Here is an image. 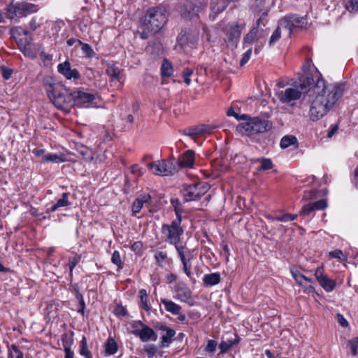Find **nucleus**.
Wrapping results in <instances>:
<instances>
[{
    "instance_id": "obj_17",
    "label": "nucleus",
    "mask_w": 358,
    "mask_h": 358,
    "mask_svg": "<svg viewBox=\"0 0 358 358\" xmlns=\"http://www.w3.org/2000/svg\"><path fill=\"white\" fill-rule=\"evenodd\" d=\"M272 124L269 121L252 117V135L264 133L270 130Z\"/></svg>"
},
{
    "instance_id": "obj_18",
    "label": "nucleus",
    "mask_w": 358,
    "mask_h": 358,
    "mask_svg": "<svg viewBox=\"0 0 358 358\" xmlns=\"http://www.w3.org/2000/svg\"><path fill=\"white\" fill-rule=\"evenodd\" d=\"M327 203L326 200L320 199L319 201L309 203L303 206L301 210L300 214L303 215H308L315 210H324L327 208Z\"/></svg>"
},
{
    "instance_id": "obj_58",
    "label": "nucleus",
    "mask_w": 358,
    "mask_h": 358,
    "mask_svg": "<svg viewBox=\"0 0 358 358\" xmlns=\"http://www.w3.org/2000/svg\"><path fill=\"white\" fill-rule=\"evenodd\" d=\"M199 126L202 135L206 133H210L211 131L216 128L215 126L211 124H200Z\"/></svg>"
},
{
    "instance_id": "obj_14",
    "label": "nucleus",
    "mask_w": 358,
    "mask_h": 358,
    "mask_svg": "<svg viewBox=\"0 0 358 358\" xmlns=\"http://www.w3.org/2000/svg\"><path fill=\"white\" fill-rule=\"evenodd\" d=\"M139 324L141 325L143 328L141 330H133L131 333L134 335L138 336L143 342H147L150 340L155 341L157 340V336L152 329L144 325L141 322H139Z\"/></svg>"
},
{
    "instance_id": "obj_48",
    "label": "nucleus",
    "mask_w": 358,
    "mask_h": 358,
    "mask_svg": "<svg viewBox=\"0 0 358 358\" xmlns=\"http://www.w3.org/2000/svg\"><path fill=\"white\" fill-rule=\"evenodd\" d=\"M296 217H297V215L286 213V214L275 217V220L277 221H279V222H287L289 221H292V220H295Z\"/></svg>"
},
{
    "instance_id": "obj_23",
    "label": "nucleus",
    "mask_w": 358,
    "mask_h": 358,
    "mask_svg": "<svg viewBox=\"0 0 358 358\" xmlns=\"http://www.w3.org/2000/svg\"><path fill=\"white\" fill-rule=\"evenodd\" d=\"M159 329L165 331L161 337V343L162 347H168L172 342L173 337L176 335V331L165 325H161Z\"/></svg>"
},
{
    "instance_id": "obj_60",
    "label": "nucleus",
    "mask_w": 358,
    "mask_h": 358,
    "mask_svg": "<svg viewBox=\"0 0 358 358\" xmlns=\"http://www.w3.org/2000/svg\"><path fill=\"white\" fill-rule=\"evenodd\" d=\"M30 46L31 45L29 43L26 44L24 47V55L31 57V58H35L36 57V53L31 52L30 50Z\"/></svg>"
},
{
    "instance_id": "obj_11",
    "label": "nucleus",
    "mask_w": 358,
    "mask_h": 358,
    "mask_svg": "<svg viewBox=\"0 0 358 358\" xmlns=\"http://www.w3.org/2000/svg\"><path fill=\"white\" fill-rule=\"evenodd\" d=\"M198 34L189 29H182L177 37V43L182 48L193 46L197 41Z\"/></svg>"
},
{
    "instance_id": "obj_57",
    "label": "nucleus",
    "mask_w": 358,
    "mask_h": 358,
    "mask_svg": "<svg viewBox=\"0 0 358 358\" xmlns=\"http://www.w3.org/2000/svg\"><path fill=\"white\" fill-rule=\"evenodd\" d=\"M12 73H13L12 69H10L9 68H6L5 66L1 67V74H2L3 78L5 80L10 79L12 76Z\"/></svg>"
},
{
    "instance_id": "obj_7",
    "label": "nucleus",
    "mask_w": 358,
    "mask_h": 358,
    "mask_svg": "<svg viewBox=\"0 0 358 358\" xmlns=\"http://www.w3.org/2000/svg\"><path fill=\"white\" fill-rule=\"evenodd\" d=\"M147 166L153 174L160 176H173L177 172L173 163L165 160L149 163Z\"/></svg>"
},
{
    "instance_id": "obj_1",
    "label": "nucleus",
    "mask_w": 358,
    "mask_h": 358,
    "mask_svg": "<svg viewBox=\"0 0 358 358\" xmlns=\"http://www.w3.org/2000/svg\"><path fill=\"white\" fill-rule=\"evenodd\" d=\"M343 87L334 84L316 92V96L311 103L309 116L311 120L317 121L325 115L342 96Z\"/></svg>"
},
{
    "instance_id": "obj_15",
    "label": "nucleus",
    "mask_w": 358,
    "mask_h": 358,
    "mask_svg": "<svg viewBox=\"0 0 358 358\" xmlns=\"http://www.w3.org/2000/svg\"><path fill=\"white\" fill-rule=\"evenodd\" d=\"M297 83L305 85L306 93L310 91V88H314V90L316 92L317 91H320V90L321 87L322 89L324 87H326L324 85V81L323 80H318L317 81L316 85H314L315 81H314L313 77L312 75L308 74V73L303 76L302 78H300L299 82H297Z\"/></svg>"
},
{
    "instance_id": "obj_39",
    "label": "nucleus",
    "mask_w": 358,
    "mask_h": 358,
    "mask_svg": "<svg viewBox=\"0 0 358 358\" xmlns=\"http://www.w3.org/2000/svg\"><path fill=\"white\" fill-rule=\"evenodd\" d=\"M297 143V139L294 136H285L282 138L280 145L282 148H287L292 145Z\"/></svg>"
},
{
    "instance_id": "obj_53",
    "label": "nucleus",
    "mask_w": 358,
    "mask_h": 358,
    "mask_svg": "<svg viewBox=\"0 0 358 358\" xmlns=\"http://www.w3.org/2000/svg\"><path fill=\"white\" fill-rule=\"evenodd\" d=\"M217 343L214 340H208L207 342V345L205 348V351L206 352H214L216 350Z\"/></svg>"
},
{
    "instance_id": "obj_26",
    "label": "nucleus",
    "mask_w": 358,
    "mask_h": 358,
    "mask_svg": "<svg viewBox=\"0 0 358 358\" xmlns=\"http://www.w3.org/2000/svg\"><path fill=\"white\" fill-rule=\"evenodd\" d=\"M62 341L64 348L65 358H73L74 353L71 349V345L73 342L72 336L69 337V336L65 334L62 335Z\"/></svg>"
},
{
    "instance_id": "obj_16",
    "label": "nucleus",
    "mask_w": 358,
    "mask_h": 358,
    "mask_svg": "<svg viewBox=\"0 0 358 358\" xmlns=\"http://www.w3.org/2000/svg\"><path fill=\"white\" fill-rule=\"evenodd\" d=\"M241 122L237 126V130L243 135L252 136V118L247 115L240 117Z\"/></svg>"
},
{
    "instance_id": "obj_19",
    "label": "nucleus",
    "mask_w": 358,
    "mask_h": 358,
    "mask_svg": "<svg viewBox=\"0 0 358 358\" xmlns=\"http://www.w3.org/2000/svg\"><path fill=\"white\" fill-rule=\"evenodd\" d=\"M175 291L177 294V298L181 301L188 302L191 299V291L182 282H179L175 286Z\"/></svg>"
},
{
    "instance_id": "obj_33",
    "label": "nucleus",
    "mask_w": 358,
    "mask_h": 358,
    "mask_svg": "<svg viewBox=\"0 0 358 358\" xmlns=\"http://www.w3.org/2000/svg\"><path fill=\"white\" fill-rule=\"evenodd\" d=\"M292 276L295 280V281L301 286H306V282H311L312 280L310 278H308L301 274L299 271L297 270H291Z\"/></svg>"
},
{
    "instance_id": "obj_61",
    "label": "nucleus",
    "mask_w": 358,
    "mask_h": 358,
    "mask_svg": "<svg viewBox=\"0 0 358 358\" xmlns=\"http://www.w3.org/2000/svg\"><path fill=\"white\" fill-rule=\"evenodd\" d=\"M131 250L136 253H140L143 248V243L141 241L134 242L131 245Z\"/></svg>"
},
{
    "instance_id": "obj_43",
    "label": "nucleus",
    "mask_w": 358,
    "mask_h": 358,
    "mask_svg": "<svg viewBox=\"0 0 358 358\" xmlns=\"http://www.w3.org/2000/svg\"><path fill=\"white\" fill-rule=\"evenodd\" d=\"M184 134L187 136L192 137L194 139L196 136L202 135L201 130L199 125L185 129L184 131Z\"/></svg>"
},
{
    "instance_id": "obj_54",
    "label": "nucleus",
    "mask_w": 358,
    "mask_h": 358,
    "mask_svg": "<svg viewBox=\"0 0 358 358\" xmlns=\"http://www.w3.org/2000/svg\"><path fill=\"white\" fill-rule=\"evenodd\" d=\"M171 203L174 208L176 218H181V210L179 209L180 202L178 199H171Z\"/></svg>"
},
{
    "instance_id": "obj_47",
    "label": "nucleus",
    "mask_w": 358,
    "mask_h": 358,
    "mask_svg": "<svg viewBox=\"0 0 358 358\" xmlns=\"http://www.w3.org/2000/svg\"><path fill=\"white\" fill-rule=\"evenodd\" d=\"M281 36V31H280V26H278L277 29L273 32L270 40H269V45L270 46L273 45L280 38Z\"/></svg>"
},
{
    "instance_id": "obj_22",
    "label": "nucleus",
    "mask_w": 358,
    "mask_h": 358,
    "mask_svg": "<svg viewBox=\"0 0 358 358\" xmlns=\"http://www.w3.org/2000/svg\"><path fill=\"white\" fill-rule=\"evenodd\" d=\"M261 19H258L254 27L250 30V31L243 38V45L245 48H248V45L251 46L252 42L257 39V34L259 32V26L260 24Z\"/></svg>"
},
{
    "instance_id": "obj_45",
    "label": "nucleus",
    "mask_w": 358,
    "mask_h": 358,
    "mask_svg": "<svg viewBox=\"0 0 358 358\" xmlns=\"http://www.w3.org/2000/svg\"><path fill=\"white\" fill-rule=\"evenodd\" d=\"M80 261V257L78 256V255H76V256L69 258L68 265H69V267L70 269L69 275L71 278L72 277V275H73L72 273H73V268L79 263Z\"/></svg>"
},
{
    "instance_id": "obj_24",
    "label": "nucleus",
    "mask_w": 358,
    "mask_h": 358,
    "mask_svg": "<svg viewBox=\"0 0 358 358\" xmlns=\"http://www.w3.org/2000/svg\"><path fill=\"white\" fill-rule=\"evenodd\" d=\"M69 193L64 192L62 195V198L59 199L57 201L53 204L50 208H48V213H53L59 209L60 208L66 207L71 205L69 199Z\"/></svg>"
},
{
    "instance_id": "obj_56",
    "label": "nucleus",
    "mask_w": 358,
    "mask_h": 358,
    "mask_svg": "<svg viewBox=\"0 0 358 358\" xmlns=\"http://www.w3.org/2000/svg\"><path fill=\"white\" fill-rule=\"evenodd\" d=\"M176 246V249L178 252V256L180 258L181 257H184L185 255H187V252L189 253V250L185 248L182 245H179L178 244L174 245Z\"/></svg>"
},
{
    "instance_id": "obj_13",
    "label": "nucleus",
    "mask_w": 358,
    "mask_h": 358,
    "mask_svg": "<svg viewBox=\"0 0 358 358\" xmlns=\"http://www.w3.org/2000/svg\"><path fill=\"white\" fill-rule=\"evenodd\" d=\"M57 71L67 80H78L80 78L79 71L76 69H72L70 62L68 61L59 64Z\"/></svg>"
},
{
    "instance_id": "obj_9",
    "label": "nucleus",
    "mask_w": 358,
    "mask_h": 358,
    "mask_svg": "<svg viewBox=\"0 0 358 358\" xmlns=\"http://www.w3.org/2000/svg\"><path fill=\"white\" fill-rule=\"evenodd\" d=\"M303 23V17H299L296 14L286 15L279 22L280 27L289 30V36L292 34L294 28L302 27Z\"/></svg>"
},
{
    "instance_id": "obj_30",
    "label": "nucleus",
    "mask_w": 358,
    "mask_h": 358,
    "mask_svg": "<svg viewBox=\"0 0 358 358\" xmlns=\"http://www.w3.org/2000/svg\"><path fill=\"white\" fill-rule=\"evenodd\" d=\"M22 17L34 13L38 10V6L34 3L22 2L20 3Z\"/></svg>"
},
{
    "instance_id": "obj_44",
    "label": "nucleus",
    "mask_w": 358,
    "mask_h": 358,
    "mask_svg": "<svg viewBox=\"0 0 358 358\" xmlns=\"http://www.w3.org/2000/svg\"><path fill=\"white\" fill-rule=\"evenodd\" d=\"M78 43L80 45L81 50L86 57L91 58L94 56L95 52L90 45L84 43L81 41H78Z\"/></svg>"
},
{
    "instance_id": "obj_31",
    "label": "nucleus",
    "mask_w": 358,
    "mask_h": 358,
    "mask_svg": "<svg viewBox=\"0 0 358 358\" xmlns=\"http://www.w3.org/2000/svg\"><path fill=\"white\" fill-rule=\"evenodd\" d=\"M238 342L239 338L237 335H236L235 339L222 341L219 345V348L220 349V354L227 352L230 348H231L234 345H236Z\"/></svg>"
},
{
    "instance_id": "obj_62",
    "label": "nucleus",
    "mask_w": 358,
    "mask_h": 358,
    "mask_svg": "<svg viewBox=\"0 0 358 358\" xmlns=\"http://www.w3.org/2000/svg\"><path fill=\"white\" fill-rule=\"evenodd\" d=\"M131 172L133 174H136L138 176H141L143 174L142 169L138 165H133L130 168Z\"/></svg>"
},
{
    "instance_id": "obj_52",
    "label": "nucleus",
    "mask_w": 358,
    "mask_h": 358,
    "mask_svg": "<svg viewBox=\"0 0 358 358\" xmlns=\"http://www.w3.org/2000/svg\"><path fill=\"white\" fill-rule=\"evenodd\" d=\"M252 46L248 45V50L245 53H243V57L241 59L240 64L241 66H243L250 59L252 55Z\"/></svg>"
},
{
    "instance_id": "obj_20",
    "label": "nucleus",
    "mask_w": 358,
    "mask_h": 358,
    "mask_svg": "<svg viewBox=\"0 0 358 358\" xmlns=\"http://www.w3.org/2000/svg\"><path fill=\"white\" fill-rule=\"evenodd\" d=\"M151 201V196L148 194H144L137 197L132 204V213L136 215L142 209L145 203H148Z\"/></svg>"
},
{
    "instance_id": "obj_55",
    "label": "nucleus",
    "mask_w": 358,
    "mask_h": 358,
    "mask_svg": "<svg viewBox=\"0 0 358 358\" xmlns=\"http://www.w3.org/2000/svg\"><path fill=\"white\" fill-rule=\"evenodd\" d=\"M145 351L149 357H152L157 352V348L153 344L147 345H145Z\"/></svg>"
},
{
    "instance_id": "obj_38",
    "label": "nucleus",
    "mask_w": 358,
    "mask_h": 358,
    "mask_svg": "<svg viewBox=\"0 0 358 358\" xmlns=\"http://www.w3.org/2000/svg\"><path fill=\"white\" fill-rule=\"evenodd\" d=\"M80 354L85 358H92V355L87 348V338L85 336H83L80 343Z\"/></svg>"
},
{
    "instance_id": "obj_50",
    "label": "nucleus",
    "mask_w": 358,
    "mask_h": 358,
    "mask_svg": "<svg viewBox=\"0 0 358 358\" xmlns=\"http://www.w3.org/2000/svg\"><path fill=\"white\" fill-rule=\"evenodd\" d=\"M111 262L114 264H115L118 267V268H122L121 257H120V252L118 251L115 250L113 252V253L112 254V257H111Z\"/></svg>"
},
{
    "instance_id": "obj_21",
    "label": "nucleus",
    "mask_w": 358,
    "mask_h": 358,
    "mask_svg": "<svg viewBox=\"0 0 358 358\" xmlns=\"http://www.w3.org/2000/svg\"><path fill=\"white\" fill-rule=\"evenodd\" d=\"M194 163V152L188 150L185 151L180 158L178 159V164L180 167L191 168Z\"/></svg>"
},
{
    "instance_id": "obj_27",
    "label": "nucleus",
    "mask_w": 358,
    "mask_h": 358,
    "mask_svg": "<svg viewBox=\"0 0 358 358\" xmlns=\"http://www.w3.org/2000/svg\"><path fill=\"white\" fill-rule=\"evenodd\" d=\"M161 303L164 306L166 311L173 315H179L181 310V307L179 305L176 304L172 301L166 299H162Z\"/></svg>"
},
{
    "instance_id": "obj_3",
    "label": "nucleus",
    "mask_w": 358,
    "mask_h": 358,
    "mask_svg": "<svg viewBox=\"0 0 358 358\" xmlns=\"http://www.w3.org/2000/svg\"><path fill=\"white\" fill-rule=\"evenodd\" d=\"M168 17L167 10L164 7L150 8L143 17L142 29L156 34L166 24Z\"/></svg>"
},
{
    "instance_id": "obj_6",
    "label": "nucleus",
    "mask_w": 358,
    "mask_h": 358,
    "mask_svg": "<svg viewBox=\"0 0 358 358\" xmlns=\"http://www.w3.org/2000/svg\"><path fill=\"white\" fill-rule=\"evenodd\" d=\"M245 28V24H239L237 22H231L225 25L223 29L225 41L228 45L236 48L239 41L241 31Z\"/></svg>"
},
{
    "instance_id": "obj_8",
    "label": "nucleus",
    "mask_w": 358,
    "mask_h": 358,
    "mask_svg": "<svg viewBox=\"0 0 358 358\" xmlns=\"http://www.w3.org/2000/svg\"><path fill=\"white\" fill-rule=\"evenodd\" d=\"M74 106L79 108H88L94 101L95 96L93 94L86 91L76 89L73 90Z\"/></svg>"
},
{
    "instance_id": "obj_49",
    "label": "nucleus",
    "mask_w": 358,
    "mask_h": 358,
    "mask_svg": "<svg viewBox=\"0 0 358 358\" xmlns=\"http://www.w3.org/2000/svg\"><path fill=\"white\" fill-rule=\"evenodd\" d=\"M192 73H193V70L188 67L185 68L182 71V76L184 79V82L187 85H190V83H191L190 76L192 75Z\"/></svg>"
},
{
    "instance_id": "obj_64",
    "label": "nucleus",
    "mask_w": 358,
    "mask_h": 358,
    "mask_svg": "<svg viewBox=\"0 0 358 358\" xmlns=\"http://www.w3.org/2000/svg\"><path fill=\"white\" fill-rule=\"evenodd\" d=\"M338 129V127L337 124L332 125L330 130L328 131L327 136L331 138L337 132Z\"/></svg>"
},
{
    "instance_id": "obj_37",
    "label": "nucleus",
    "mask_w": 358,
    "mask_h": 358,
    "mask_svg": "<svg viewBox=\"0 0 358 358\" xmlns=\"http://www.w3.org/2000/svg\"><path fill=\"white\" fill-rule=\"evenodd\" d=\"M173 73V68L171 62L164 59L161 67V74L163 77H170Z\"/></svg>"
},
{
    "instance_id": "obj_5",
    "label": "nucleus",
    "mask_w": 358,
    "mask_h": 358,
    "mask_svg": "<svg viewBox=\"0 0 358 358\" xmlns=\"http://www.w3.org/2000/svg\"><path fill=\"white\" fill-rule=\"evenodd\" d=\"M305 93V85L294 82L285 90L278 91L276 95L281 103L288 104L299 99L302 94Z\"/></svg>"
},
{
    "instance_id": "obj_35",
    "label": "nucleus",
    "mask_w": 358,
    "mask_h": 358,
    "mask_svg": "<svg viewBox=\"0 0 358 358\" xmlns=\"http://www.w3.org/2000/svg\"><path fill=\"white\" fill-rule=\"evenodd\" d=\"M138 296L140 298V306L145 311H149L150 310V307L148 303V296L147 291L145 289H140Z\"/></svg>"
},
{
    "instance_id": "obj_41",
    "label": "nucleus",
    "mask_w": 358,
    "mask_h": 358,
    "mask_svg": "<svg viewBox=\"0 0 358 358\" xmlns=\"http://www.w3.org/2000/svg\"><path fill=\"white\" fill-rule=\"evenodd\" d=\"M155 259L156 263L162 266L164 261L167 259L168 254L166 251L164 250H156L155 252Z\"/></svg>"
},
{
    "instance_id": "obj_40",
    "label": "nucleus",
    "mask_w": 358,
    "mask_h": 358,
    "mask_svg": "<svg viewBox=\"0 0 358 358\" xmlns=\"http://www.w3.org/2000/svg\"><path fill=\"white\" fill-rule=\"evenodd\" d=\"M117 351V345L113 338H108L106 345V353L108 355H114Z\"/></svg>"
},
{
    "instance_id": "obj_51",
    "label": "nucleus",
    "mask_w": 358,
    "mask_h": 358,
    "mask_svg": "<svg viewBox=\"0 0 358 358\" xmlns=\"http://www.w3.org/2000/svg\"><path fill=\"white\" fill-rule=\"evenodd\" d=\"M348 346L352 355H356L358 348V338L355 337L348 342Z\"/></svg>"
},
{
    "instance_id": "obj_34",
    "label": "nucleus",
    "mask_w": 358,
    "mask_h": 358,
    "mask_svg": "<svg viewBox=\"0 0 358 358\" xmlns=\"http://www.w3.org/2000/svg\"><path fill=\"white\" fill-rule=\"evenodd\" d=\"M64 161V157L62 155H59L54 153H48L44 155L42 158L41 162L43 163H56L59 164L61 162H63Z\"/></svg>"
},
{
    "instance_id": "obj_25",
    "label": "nucleus",
    "mask_w": 358,
    "mask_h": 358,
    "mask_svg": "<svg viewBox=\"0 0 358 358\" xmlns=\"http://www.w3.org/2000/svg\"><path fill=\"white\" fill-rule=\"evenodd\" d=\"M6 16L10 20H17L22 17L20 3L10 4L6 11Z\"/></svg>"
},
{
    "instance_id": "obj_42",
    "label": "nucleus",
    "mask_w": 358,
    "mask_h": 358,
    "mask_svg": "<svg viewBox=\"0 0 358 358\" xmlns=\"http://www.w3.org/2000/svg\"><path fill=\"white\" fill-rule=\"evenodd\" d=\"M258 161L260 162V166L257 169L258 171H267L273 168V164L271 159L262 157Z\"/></svg>"
},
{
    "instance_id": "obj_4",
    "label": "nucleus",
    "mask_w": 358,
    "mask_h": 358,
    "mask_svg": "<svg viewBox=\"0 0 358 358\" xmlns=\"http://www.w3.org/2000/svg\"><path fill=\"white\" fill-rule=\"evenodd\" d=\"M181 222V218H176L172 220L170 224H162L161 233L165 241L171 245H176L180 243V238L184 233Z\"/></svg>"
},
{
    "instance_id": "obj_63",
    "label": "nucleus",
    "mask_w": 358,
    "mask_h": 358,
    "mask_svg": "<svg viewBox=\"0 0 358 358\" xmlns=\"http://www.w3.org/2000/svg\"><path fill=\"white\" fill-rule=\"evenodd\" d=\"M33 153L36 157H43L45 155V150L43 148H35L33 150Z\"/></svg>"
},
{
    "instance_id": "obj_36",
    "label": "nucleus",
    "mask_w": 358,
    "mask_h": 358,
    "mask_svg": "<svg viewBox=\"0 0 358 358\" xmlns=\"http://www.w3.org/2000/svg\"><path fill=\"white\" fill-rule=\"evenodd\" d=\"M195 7L190 3L187 2L180 10V13L183 17H190L194 15Z\"/></svg>"
},
{
    "instance_id": "obj_10",
    "label": "nucleus",
    "mask_w": 358,
    "mask_h": 358,
    "mask_svg": "<svg viewBox=\"0 0 358 358\" xmlns=\"http://www.w3.org/2000/svg\"><path fill=\"white\" fill-rule=\"evenodd\" d=\"M206 189L200 183L192 184L187 186L183 190L185 201H194L205 194Z\"/></svg>"
},
{
    "instance_id": "obj_12",
    "label": "nucleus",
    "mask_w": 358,
    "mask_h": 358,
    "mask_svg": "<svg viewBox=\"0 0 358 358\" xmlns=\"http://www.w3.org/2000/svg\"><path fill=\"white\" fill-rule=\"evenodd\" d=\"M315 278L320 286L327 292H332L336 287V282L323 273L322 268H318L315 273Z\"/></svg>"
},
{
    "instance_id": "obj_29",
    "label": "nucleus",
    "mask_w": 358,
    "mask_h": 358,
    "mask_svg": "<svg viewBox=\"0 0 358 358\" xmlns=\"http://www.w3.org/2000/svg\"><path fill=\"white\" fill-rule=\"evenodd\" d=\"M228 6L227 0H212L210 8L216 14L224 11Z\"/></svg>"
},
{
    "instance_id": "obj_32",
    "label": "nucleus",
    "mask_w": 358,
    "mask_h": 358,
    "mask_svg": "<svg viewBox=\"0 0 358 358\" xmlns=\"http://www.w3.org/2000/svg\"><path fill=\"white\" fill-rule=\"evenodd\" d=\"M120 71L117 66L114 64H109L106 69V73L110 78V81H118L120 82Z\"/></svg>"
},
{
    "instance_id": "obj_28",
    "label": "nucleus",
    "mask_w": 358,
    "mask_h": 358,
    "mask_svg": "<svg viewBox=\"0 0 358 358\" xmlns=\"http://www.w3.org/2000/svg\"><path fill=\"white\" fill-rule=\"evenodd\" d=\"M220 280L221 278L219 273L206 274L203 278V281L207 286L216 285L220 282Z\"/></svg>"
},
{
    "instance_id": "obj_2",
    "label": "nucleus",
    "mask_w": 358,
    "mask_h": 358,
    "mask_svg": "<svg viewBox=\"0 0 358 358\" xmlns=\"http://www.w3.org/2000/svg\"><path fill=\"white\" fill-rule=\"evenodd\" d=\"M43 87L55 107L65 113L70 112L74 106L73 91L70 92L64 85L52 78L44 79Z\"/></svg>"
},
{
    "instance_id": "obj_46",
    "label": "nucleus",
    "mask_w": 358,
    "mask_h": 358,
    "mask_svg": "<svg viewBox=\"0 0 358 358\" xmlns=\"http://www.w3.org/2000/svg\"><path fill=\"white\" fill-rule=\"evenodd\" d=\"M346 9L350 12H355L358 10V0H345Z\"/></svg>"
},
{
    "instance_id": "obj_59",
    "label": "nucleus",
    "mask_w": 358,
    "mask_h": 358,
    "mask_svg": "<svg viewBox=\"0 0 358 358\" xmlns=\"http://www.w3.org/2000/svg\"><path fill=\"white\" fill-rule=\"evenodd\" d=\"M329 256L332 258L342 259L344 257V255H343L342 250H336L329 252Z\"/></svg>"
}]
</instances>
